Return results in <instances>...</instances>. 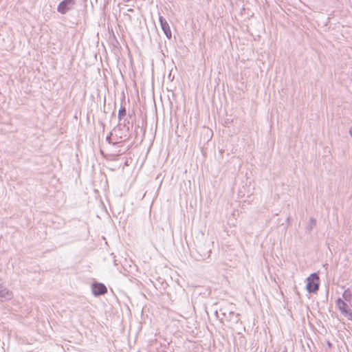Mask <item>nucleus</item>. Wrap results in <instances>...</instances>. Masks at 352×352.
I'll list each match as a JSON object with an SVG mask.
<instances>
[{
    "instance_id": "nucleus-3",
    "label": "nucleus",
    "mask_w": 352,
    "mask_h": 352,
    "mask_svg": "<svg viewBox=\"0 0 352 352\" xmlns=\"http://www.w3.org/2000/svg\"><path fill=\"white\" fill-rule=\"evenodd\" d=\"M91 290L94 296H99L107 292L106 286L101 283H94L91 285Z\"/></svg>"
},
{
    "instance_id": "nucleus-1",
    "label": "nucleus",
    "mask_w": 352,
    "mask_h": 352,
    "mask_svg": "<svg viewBox=\"0 0 352 352\" xmlns=\"http://www.w3.org/2000/svg\"><path fill=\"white\" fill-rule=\"evenodd\" d=\"M319 276L316 273H312L307 278L306 288L309 293H316L319 289Z\"/></svg>"
},
{
    "instance_id": "nucleus-11",
    "label": "nucleus",
    "mask_w": 352,
    "mask_h": 352,
    "mask_svg": "<svg viewBox=\"0 0 352 352\" xmlns=\"http://www.w3.org/2000/svg\"><path fill=\"white\" fill-rule=\"evenodd\" d=\"M111 133H110V134L106 137V141L109 144H112L113 146H118V145L122 146V142H111Z\"/></svg>"
},
{
    "instance_id": "nucleus-4",
    "label": "nucleus",
    "mask_w": 352,
    "mask_h": 352,
    "mask_svg": "<svg viewBox=\"0 0 352 352\" xmlns=\"http://www.w3.org/2000/svg\"><path fill=\"white\" fill-rule=\"evenodd\" d=\"M159 21H160V26H161L162 30L163 31V32L164 33L168 39H170L171 37H172V33H171V31H170V26H169L168 23H167L166 19L164 18L162 16H159Z\"/></svg>"
},
{
    "instance_id": "nucleus-5",
    "label": "nucleus",
    "mask_w": 352,
    "mask_h": 352,
    "mask_svg": "<svg viewBox=\"0 0 352 352\" xmlns=\"http://www.w3.org/2000/svg\"><path fill=\"white\" fill-rule=\"evenodd\" d=\"M13 297L12 292L0 284V298L1 300H10Z\"/></svg>"
},
{
    "instance_id": "nucleus-2",
    "label": "nucleus",
    "mask_w": 352,
    "mask_h": 352,
    "mask_svg": "<svg viewBox=\"0 0 352 352\" xmlns=\"http://www.w3.org/2000/svg\"><path fill=\"white\" fill-rule=\"evenodd\" d=\"M75 4V0H63L58 5L57 11L62 14H65L72 10Z\"/></svg>"
},
{
    "instance_id": "nucleus-6",
    "label": "nucleus",
    "mask_w": 352,
    "mask_h": 352,
    "mask_svg": "<svg viewBox=\"0 0 352 352\" xmlns=\"http://www.w3.org/2000/svg\"><path fill=\"white\" fill-rule=\"evenodd\" d=\"M336 305L342 314H344L349 310L347 304L341 298L336 300Z\"/></svg>"
},
{
    "instance_id": "nucleus-12",
    "label": "nucleus",
    "mask_w": 352,
    "mask_h": 352,
    "mask_svg": "<svg viewBox=\"0 0 352 352\" xmlns=\"http://www.w3.org/2000/svg\"><path fill=\"white\" fill-rule=\"evenodd\" d=\"M348 320H352V312L349 309L344 314H343Z\"/></svg>"
},
{
    "instance_id": "nucleus-9",
    "label": "nucleus",
    "mask_w": 352,
    "mask_h": 352,
    "mask_svg": "<svg viewBox=\"0 0 352 352\" xmlns=\"http://www.w3.org/2000/svg\"><path fill=\"white\" fill-rule=\"evenodd\" d=\"M131 116L129 114V117L125 118L123 122V126L126 129V131H127L128 133H129L131 126H132V124H131L130 120L129 119V118H131Z\"/></svg>"
},
{
    "instance_id": "nucleus-14",
    "label": "nucleus",
    "mask_w": 352,
    "mask_h": 352,
    "mask_svg": "<svg viewBox=\"0 0 352 352\" xmlns=\"http://www.w3.org/2000/svg\"><path fill=\"white\" fill-rule=\"evenodd\" d=\"M349 133H350L351 136L352 137V128L350 129Z\"/></svg>"
},
{
    "instance_id": "nucleus-15",
    "label": "nucleus",
    "mask_w": 352,
    "mask_h": 352,
    "mask_svg": "<svg viewBox=\"0 0 352 352\" xmlns=\"http://www.w3.org/2000/svg\"><path fill=\"white\" fill-rule=\"evenodd\" d=\"M328 346H331V343L328 342Z\"/></svg>"
},
{
    "instance_id": "nucleus-7",
    "label": "nucleus",
    "mask_w": 352,
    "mask_h": 352,
    "mask_svg": "<svg viewBox=\"0 0 352 352\" xmlns=\"http://www.w3.org/2000/svg\"><path fill=\"white\" fill-rule=\"evenodd\" d=\"M316 221L315 219L314 218H310L309 219V224L306 227V231L307 232H311V231L312 230V229L314 228V227L316 226Z\"/></svg>"
},
{
    "instance_id": "nucleus-13",
    "label": "nucleus",
    "mask_w": 352,
    "mask_h": 352,
    "mask_svg": "<svg viewBox=\"0 0 352 352\" xmlns=\"http://www.w3.org/2000/svg\"><path fill=\"white\" fill-rule=\"evenodd\" d=\"M127 136H128V135H127L126 134H125L124 136H122V135H119V138H126V137H127Z\"/></svg>"
},
{
    "instance_id": "nucleus-8",
    "label": "nucleus",
    "mask_w": 352,
    "mask_h": 352,
    "mask_svg": "<svg viewBox=\"0 0 352 352\" xmlns=\"http://www.w3.org/2000/svg\"><path fill=\"white\" fill-rule=\"evenodd\" d=\"M342 298L344 300L349 302L352 298V293L349 289H345L342 293Z\"/></svg>"
},
{
    "instance_id": "nucleus-10",
    "label": "nucleus",
    "mask_w": 352,
    "mask_h": 352,
    "mask_svg": "<svg viewBox=\"0 0 352 352\" xmlns=\"http://www.w3.org/2000/svg\"><path fill=\"white\" fill-rule=\"evenodd\" d=\"M126 115V108L123 106H121L118 114V118L120 121Z\"/></svg>"
}]
</instances>
